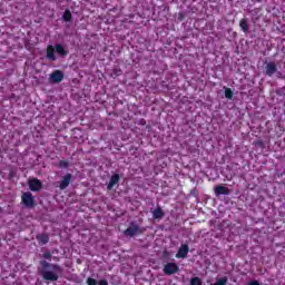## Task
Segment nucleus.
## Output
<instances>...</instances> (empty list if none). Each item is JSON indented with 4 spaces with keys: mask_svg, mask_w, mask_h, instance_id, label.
I'll return each mask as SVG.
<instances>
[{
    "mask_svg": "<svg viewBox=\"0 0 285 285\" xmlns=\"http://www.w3.org/2000/svg\"><path fill=\"white\" fill-rule=\"evenodd\" d=\"M263 1H266V0H256L257 3H262Z\"/></svg>",
    "mask_w": 285,
    "mask_h": 285,
    "instance_id": "24",
    "label": "nucleus"
},
{
    "mask_svg": "<svg viewBox=\"0 0 285 285\" xmlns=\"http://www.w3.org/2000/svg\"><path fill=\"white\" fill-rule=\"evenodd\" d=\"M188 253H190V247L188 246V244H183L179 247L176 257L177 259H186L188 257Z\"/></svg>",
    "mask_w": 285,
    "mask_h": 285,
    "instance_id": "7",
    "label": "nucleus"
},
{
    "mask_svg": "<svg viewBox=\"0 0 285 285\" xmlns=\"http://www.w3.org/2000/svg\"><path fill=\"white\" fill-rule=\"evenodd\" d=\"M239 28L243 30V32H248V30H249V26H248V20H246V19H242L240 21H239Z\"/></svg>",
    "mask_w": 285,
    "mask_h": 285,
    "instance_id": "16",
    "label": "nucleus"
},
{
    "mask_svg": "<svg viewBox=\"0 0 285 285\" xmlns=\"http://www.w3.org/2000/svg\"><path fill=\"white\" fill-rule=\"evenodd\" d=\"M98 285H108V281L107 279H100L98 282Z\"/></svg>",
    "mask_w": 285,
    "mask_h": 285,
    "instance_id": "23",
    "label": "nucleus"
},
{
    "mask_svg": "<svg viewBox=\"0 0 285 285\" xmlns=\"http://www.w3.org/2000/svg\"><path fill=\"white\" fill-rule=\"evenodd\" d=\"M87 284H88V285H97V279L89 277V278L87 279Z\"/></svg>",
    "mask_w": 285,
    "mask_h": 285,
    "instance_id": "21",
    "label": "nucleus"
},
{
    "mask_svg": "<svg viewBox=\"0 0 285 285\" xmlns=\"http://www.w3.org/2000/svg\"><path fill=\"white\" fill-rule=\"evenodd\" d=\"M178 19L179 21H184V19H186V16L184 13H178Z\"/></svg>",
    "mask_w": 285,
    "mask_h": 285,
    "instance_id": "22",
    "label": "nucleus"
},
{
    "mask_svg": "<svg viewBox=\"0 0 285 285\" xmlns=\"http://www.w3.org/2000/svg\"><path fill=\"white\" fill-rule=\"evenodd\" d=\"M165 275H175L179 273V265L176 263H167L163 269Z\"/></svg>",
    "mask_w": 285,
    "mask_h": 285,
    "instance_id": "5",
    "label": "nucleus"
},
{
    "mask_svg": "<svg viewBox=\"0 0 285 285\" xmlns=\"http://www.w3.org/2000/svg\"><path fill=\"white\" fill-rule=\"evenodd\" d=\"M55 52L59 55L60 57H68V50L63 48V45L57 43L56 46L49 45L47 46V59L48 61H57V56H55Z\"/></svg>",
    "mask_w": 285,
    "mask_h": 285,
    "instance_id": "2",
    "label": "nucleus"
},
{
    "mask_svg": "<svg viewBox=\"0 0 285 285\" xmlns=\"http://www.w3.org/2000/svg\"><path fill=\"white\" fill-rule=\"evenodd\" d=\"M21 204H23L26 208H35V196H32V193L30 191L22 193Z\"/></svg>",
    "mask_w": 285,
    "mask_h": 285,
    "instance_id": "3",
    "label": "nucleus"
},
{
    "mask_svg": "<svg viewBox=\"0 0 285 285\" xmlns=\"http://www.w3.org/2000/svg\"><path fill=\"white\" fill-rule=\"evenodd\" d=\"M36 239L40 246H46V244H48V242H50V236L48 234H38L36 236Z\"/></svg>",
    "mask_w": 285,
    "mask_h": 285,
    "instance_id": "13",
    "label": "nucleus"
},
{
    "mask_svg": "<svg viewBox=\"0 0 285 285\" xmlns=\"http://www.w3.org/2000/svg\"><path fill=\"white\" fill-rule=\"evenodd\" d=\"M69 164L67 160H60L59 161V168H68Z\"/></svg>",
    "mask_w": 285,
    "mask_h": 285,
    "instance_id": "20",
    "label": "nucleus"
},
{
    "mask_svg": "<svg viewBox=\"0 0 285 285\" xmlns=\"http://www.w3.org/2000/svg\"><path fill=\"white\" fill-rule=\"evenodd\" d=\"M277 72V77H282V72L279 71H276Z\"/></svg>",
    "mask_w": 285,
    "mask_h": 285,
    "instance_id": "25",
    "label": "nucleus"
},
{
    "mask_svg": "<svg viewBox=\"0 0 285 285\" xmlns=\"http://www.w3.org/2000/svg\"><path fill=\"white\" fill-rule=\"evenodd\" d=\"M145 228L139 227V225H131L125 230L127 237H135V235H144Z\"/></svg>",
    "mask_w": 285,
    "mask_h": 285,
    "instance_id": "4",
    "label": "nucleus"
},
{
    "mask_svg": "<svg viewBox=\"0 0 285 285\" xmlns=\"http://www.w3.org/2000/svg\"><path fill=\"white\" fill-rule=\"evenodd\" d=\"M71 181H72V174L65 175L59 185L60 190H66V188L70 186Z\"/></svg>",
    "mask_w": 285,
    "mask_h": 285,
    "instance_id": "10",
    "label": "nucleus"
},
{
    "mask_svg": "<svg viewBox=\"0 0 285 285\" xmlns=\"http://www.w3.org/2000/svg\"><path fill=\"white\" fill-rule=\"evenodd\" d=\"M277 72V65L274 61L267 62L265 66V75L273 77Z\"/></svg>",
    "mask_w": 285,
    "mask_h": 285,
    "instance_id": "9",
    "label": "nucleus"
},
{
    "mask_svg": "<svg viewBox=\"0 0 285 285\" xmlns=\"http://www.w3.org/2000/svg\"><path fill=\"white\" fill-rule=\"evenodd\" d=\"M9 176H10V177H12V176H13L12 171H10Z\"/></svg>",
    "mask_w": 285,
    "mask_h": 285,
    "instance_id": "26",
    "label": "nucleus"
},
{
    "mask_svg": "<svg viewBox=\"0 0 285 285\" xmlns=\"http://www.w3.org/2000/svg\"><path fill=\"white\" fill-rule=\"evenodd\" d=\"M214 193H215L216 197H219V195H230V189L226 186L217 185L214 188Z\"/></svg>",
    "mask_w": 285,
    "mask_h": 285,
    "instance_id": "11",
    "label": "nucleus"
},
{
    "mask_svg": "<svg viewBox=\"0 0 285 285\" xmlns=\"http://www.w3.org/2000/svg\"><path fill=\"white\" fill-rule=\"evenodd\" d=\"M190 285H202V278L199 277H193L190 279Z\"/></svg>",
    "mask_w": 285,
    "mask_h": 285,
    "instance_id": "18",
    "label": "nucleus"
},
{
    "mask_svg": "<svg viewBox=\"0 0 285 285\" xmlns=\"http://www.w3.org/2000/svg\"><path fill=\"white\" fill-rule=\"evenodd\" d=\"M63 71L56 70L50 75L49 81L50 83H61L63 81Z\"/></svg>",
    "mask_w": 285,
    "mask_h": 285,
    "instance_id": "6",
    "label": "nucleus"
},
{
    "mask_svg": "<svg viewBox=\"0 0 285 285\" xmlns=\"http://www.w3.org/2000/svg\"><path fill=\"white\" fill-rule=\"evenodd\" d=\"M29 188L30 190H32V193H39V190L43 188V184L41 183V180H39V178H33L29 180Z\"/></svg>",
    "mask_w": 285,
    "mask_h": 285,
    "instance_id": "8",
    "label": "nucleus"
},
{
    "mask_svg": "<svg viewBox=\"0 0 285 285\" xmlns=\"http://www.w3.org/2000/svg\"><path fill=\"white\" fill-rule=\"evenodd\" d=\"M61 273H63V268L59 264L40 261L39 275L45 282H57Z\"/></svg>",
    "mask_w": 285,
    "mask_h": 285,
    "instance_id": "1",
    "label": "nucleus"
},
{
    "mask_svg": "<svg viewBox=\"0 0 285 285\" xmlns=\"http://www.w3.org/2000/svg\"><path fill=\"white\" fill-rule=\"evenodd\" d=\"M42 257H43V259H48V261L50 262V259H52V253H50V252H45V253L42 254Z\"/></svg>",
    "mask_w": 285,
    "mask_h": 285,
    "instance_id": "19",
    "label": "nucleus"
},
{
    "mask_svg": "<svg viewBox=\"0 0 285 285\" xmlns=\"http://www.w3.org/2000/svg\"><path fill=\"white\" fill-rule=\"evenodd\" d=\"M164 215H166V213H164V209H161V207H157L153 212L154 219H163Z\"/></svg>",
    "mask_w": 285,
    "mask_h": 285,
    "instance_id": "14",
    "label": "nucleus"
},
{
    "mask_svg": "<svg viewBox=\"0 0 285 285\" xmlns=\"http://www.w3.org/2000/svg\"><path fill=\"white\" fill-rule=\"evenodd\" d=\"M62 20L66 21V23H69L70 21H72V12L70 11V9L65 10L62 14Z\"/></svg>",
    "mask_w": 285,
    "mask_h": 285,
    "instance_id": "15",
    "label": "nucleus"
},
{
    "mask_svg": "<svg viewBox=\"0 0 285 285\" xmlns=\"http://www.w3.org/2000/svg\"><path fill=\"white\" fill-rule=\"evenodd\" d=\"M119 174H114L110 179H109V184L107 185V190H112V188H115V186H117V184H119Z\"/></svg>",
    "mask_w": 285,
    "mask_h": 285,
    "instance_id": "12",
    "label": "nucleus"
},
{
    "mask_svg": "<svg viewBox=\"0 0 285 285\" xmlns=\"http://www.w3.org/2000/svg\"><path fill=\"white\" fill-rule=\"evenodd\" d=\"M142 121V124H146V120H141Z\"/></svg>",
    "mask_w": 285,
    "mask_h": 285,
    "instance_id": "28",
    "label": "nucleus"
},
{
    "mask_svg": "<svg viewBox=\"0 0 285 285\" xmlns=\"http://www.w3.org/2000/svg\"><path fill=\"white\" fill-rule=\"evenodd\" d=\"M225 97L226 99H233V89L225 87Z\"/></svg>",
    "mask_w": 285,
    "mask_h": 285,
    "instance_id": "17",
    "label": "nucleus"
},
{
    "mask_svg": "<svg viewBox=\"0 0 285 285\" xmlns=\"http://www.w3.org/2000/svg\"><path fill=\"white\" fill-rule=\"evenodd\" d=\"M164 255H168V252L165 250V252H164Z\"/></svg>",
    "mask_w": 285,
    "mask_h": 285,
    "instance_id": "27",
    "label": "nucleus"
}]
</instances>
